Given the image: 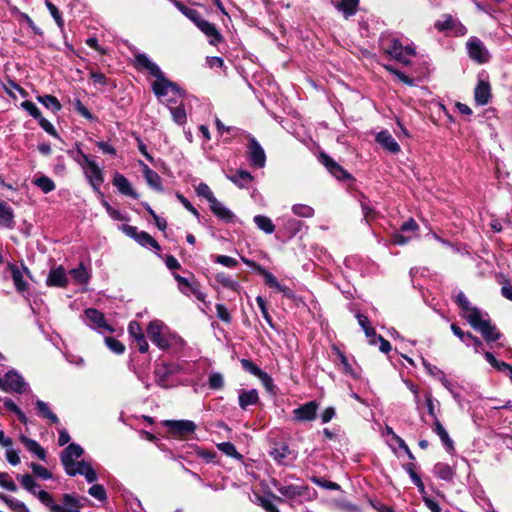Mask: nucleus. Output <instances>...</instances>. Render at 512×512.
Segmentation results:
<instances>
[{
  "label": "nucleus",
  "mask_w": 512,
  "mask_h": 512,
  "mask_svg": "<svg viewBox=\"0 0 512 512\" xmlns=\"http://www.w3.org/2000/svg\"><path fill=\"white\" fill-rule=\"evenodd\" d=\"M381 45L386 54L406 66L410 64L408 57L415 56L412 46H403L398 39L393 37L381 38Z\"/></svg>",
  "instance_id": "f257e3e1"
},
{
  "label": "nucleus",
  "mask_w": 512,
  "mask_h": 512,
  "mask_svg": "<svg viewBox=\"0 0 512 512\" xmlns=\"http://www.w3.org/2000/svg\"><path fill=\"white\" fill-rule=\"evenodd\" d=\"M38 499L48 507L51 512H79L80 504L78 500L70 494H64L62 496V504L54 503L52 496L43 490L38 493Z\"/></svg>",
  "instance_id": "f03ea898"
},
{
  "label": "nucleus",
  "mask_w": 512,
  "mask_h": 512,
  "mask_svg": "<svg viewBox=\"0 0 512 512\" xmlns=\"http://www.w3.org/2000/svg\"><path fill=\"white\" fill-rule=\"evenodd\" d=\"M470 324L473 328L480 331L484 339L488 342L498 340L501 334L489 320L483 319L480 310H474V314L470 317Z\"/></svg>",
  "instance_id": "7ed1b4c3"
},
{
  "label": "nucleus",
  "mask_w": 512,
  "mask_h": 512,
  "mask_svg": "<svg viewBox=\"0 0 512 512\" xmlns=\"http://www.w3.org/2000/svg\"><path fill=\"white\" fill-rule=\"evenodd\" d=\"M83 449L80 445L72 443L68 445L61 453V462L68 475H73L74 469L77 467L75 459L83 455Z\"/></svg>",
  "instance_id": "20e7f679"
},
{
  "label": "nucleus",
  "mask_w": 512,
  "mask_h": 512,
  "mask_svg": "<svg viewBox=\"0 0 512 512\" xmlns=\"http://www.w3.org/2000/svg\"><path fill=\"white\" fill-rule=\"evenodd\" d=\"M467 50L469 57L479 64L489 61L490 53L483 42L477 37H471L467 41Z\"/></svg>",
  "instance_id": "39448f33"
},
{
  "label": "nucleus",
  "mask_w": 512,
  "mask_h": 512,
  "mask_svg": "<svg viewBox=\"0 0 512 512\" xmlns=\"http://www.w3.org/2000/svg\"><path fill=\"white\" fill-rule=\"evenodd\" d=\"M165 328V325L158 320L151 321L147 327L148 337L160 349H166L170 346L169 340L164 333Z\"/></svg>",
  "instance_id": "423d86ee"
},
{
  "label": "nucleus",
  "mask_w": 512,
  "mask_h": 512,
  "mask_svg": "<svg viewBox=\"0 0 512 512\" xmlns=\"http://www.w3.org/2000/svg\"><path fill=\"white\" fill-rule=\"evenodd\" d=\"M164 425L169 428L173 436L177 437H185L196 429V424L190 420H166Z\"/></svg>",
  "instance_id": "0eeeda50"
},
{
  "label": "nucleus",
  "mask_w": 512,
  "mask_h": 512,
  "mask_svg": "<svg viewBox=\"0 0 512 512\" xmlns=\"http://www.w3.org/2000/svg\"><path fill=\"white\" fill-rule=\"evenodd\" d=\"M85 163V172L89 179L90 184L95 191L99 192L100 185L104 182L103 174L98 165L89 159L85 154H82Z\"/></svg>",
  "instance_id": "6e6552de"
},
{
  "label": "nucleus",
  "mask_w": 512,
  "mask_h": 512,
  "mask_svg": "<svg viewBox=\"0 0 512 512\" xmlns=\"http://www.w3.org/2000/svg\"><path fill=\"white\" fill-rule=\"evenodd\" d=\"M319 405L316 401H310L293 410V421H313L317 416Z\"/></svg>",
  "instance_id": "1a4fd4ad"
},
{
  "label": "nucleus",
  "mask_w": 512,
  "mask_h": 512,
  "mask_svg": "<svg viewBox=\"0 0 512 512\" xmlns=\"http://www.w3.org/2000/svg\"><path fill=\"white\" fill-rule=\"evenodd\" d=\"M0 389L4 391L23 393L25 390V382L22 376L11 371L5 374L4 379H1Z\"/></svg>",
  "instance_id": "9d476101"
},
{
  "label": "nucleus",
  "mask_w": 512,
  "mask_h": 512,
  "mask_svg": "<svg viewBox=\"0 0 512 512\" xmlns=\"http://www.w3.org/2000/svg\"><path fill=\"white\" fill-rule=\"evenodd\" d=\"M242 261L246 265L253 268L254 271L257 272L259 275H261L264 278L266 285H268L271 288H275L278 291L285 292L286 288H284L283 286L280 285V283L278 282V280L272 273H270L265 268H263L262 266H260L259 264H257L256 262H254L252 260L242 258Z\"/></svg>",
  "instance_id": "9b49d317"
},
{
  "label": "nucleus",
  "mask_w": 512,
  "mask_h": 512,
  "mask_svg": "<svg viewBox=\"0 0 512 512\" xmlns=\"http://www.w3.org/2000/svg\"><path fill=\"white\" fill-rule=\"evenodd\" d=\"M319 160L327 168V170L338 180H345L351 178V175L327 154L321 153L319 156Z\"/></svg>",
  "instance_id": "f8f14e48"
},
{
  "label": "nucleus",
  "mask_w": 512,
  "mask_h": 512,
  "mask_svg": "<svg viewBox=\"0 0 512 512\" xmlns=\"http://www.w3.org/2000/svg\"><path fill=\"white\" fill-rule=\"evenodd\" d=\"M124 231L130 237L134 238L142 246H151L156 250H160V246L157 241L145 231H138L134 226H125Z\"/></svg>",
  "instance_id": "ddd939ff"
},
{
  "label": "nucleus",
  "mask_w": 512,
  "mask_h": 512,
  "mask_svg": "<svg viewBox=\"0 0 512 512\" xmlns=\"http://www.w3.org/2000/svg\"><path fill=\"white\" fill-rule=\"evenodd\" d=\"M248 148L249 160L251 163L259 168L264 167L266 163V155L263 148L254 137H250Z\"/></svg>",
  "instance_id": "4468645a"
},
{
  "label": "nucleus",
  "mask_w": 512,
  "mask_h": 512,
  "mask_svg": "<svg viewBox=\"0 0 512 512\" xmlns=\"http://www.w3.org/2000/svg\"><path fill=\"white\" fill-rule=\"evenodd\" d=\"M152 88L158 98L166 96L169 92L180 94L177 85L169 81L164 75L154 81Z\"/></svg>",
  "instance_id": "2eb2a0df"
},
{
  "label": "nucleus",
  "mask_w": 512,
  "mask_h": 512,
  "mask_svg": "<svg viewBox=\"0 0 512 512\" xmlns=\"http://www.w3.org/2000/svg\"><path fill=\"white\" fill-rule=\"evenodd\" d=\"M197 27L200 29L201 32H203L206 35V37H208L209 43L211 45L216 46L219 43L223 42V36L213 23H210L202 19L198 23Z\"/></svg>",
  "instance_id": "dca6fc26"
},
{
  "label": "nucleus",
  "mask_w": 512,
  "mask_h": 512,
  "mask_svg": "<svg viewBox=\"0 0 512 512\" xmlns=\"http://www.w3.org/2000/svg\"><path fill=\"white\" fill-rule=\"evenodd\" d=\"M128 333L136 341L138 349L141 353H146L149 345L142 331L141 325L136 321H131L128 325Z\"/></svg>",
  "instance_id": "f3484780"
},
{
  "label": "nucleus",
  "mask_w": 512,
  "mask_h": 512,
  "mask_svg": "<svg viewBox=\"0 0 512 512\" xmlns=\"http://www.w3.org/2000/svg\"><path fill=\"white\" fill-rule=\"evenodd\" d=\"M47 286L65 288L68 285V277L62 266L55 267L50 270L47 280Z\"/></svg>",
  "instance_id": "a211bd4d"
},
{
  "label": "nucleus",
  "mask_w": 512,
  "mask_h": 512,
  "mask_svg": "<svg viewBox=\"0 0 512 512\" xmlns=\"http://www.w3.org/2000/svg\"><path fill=\"white\" fill-rule=\"evenodd\" d=\"M274 486L277 488L280 494L291 500L303 496L307 490L306 486L281 485L278 482H275Z\"/></svg>",
  "instance_id": "6ab92c4d"
},
{
  "label": "nucleus",
  "mask_w": 512,
  "mask_h": 512,
  "mask_svg": "<svg viewBox=\"0 0 512 512\" xmlns=\"http://www.w3.org/2000/svg\"><path fill=\"white\" fill-rule=\"evenodd\" d=\"M87 319L91 322L94 328L112 331L110 325L107 324L104 314L97 309L89 308L85 311Z\"/></svg>",
  "instance_id": "aec40b11"
},
{
  "label": "nucleus",
  "mask_w": 512,
  "mask_h": 512,
  "mask_svg": "<svg viewBox=\"0 0 512 512\" xmlns=\"http://www.w3.org/2000/svg\"><path fill=\"white\" fill-rule=\"evenodd\" d=\"M376 141L387 151L396 154L400 151L399 144L388 131H381L376 136Z\"/></svg>",
  "instance_id": "412c9836"
},
{
  "label": "nucleus",
  "mask_w": 512,
  "mask_h": 512,
  "mask_svg": "<svg viewBox=\"0 0 512 512\" xmlns=\"http://www.w3.org/2000/svg\"><path fill=\"white\" fill-rule=\"evenodd\" d=\"M474 97L478 105H486L491 97L490 84L484 80H480L475 88Z\"/></svg>",
  "instance_id": "4be33fe9"
},
{
  "label": "nucleus",
  "mask_w": 512,
  "mask_h": 512,
  "mask_svg": "<svg viewBox=\"0 0 512 512\" xmlns=\"http://www.w3.org/2000/svg\"><path fill=\"white\" fill-rule=\"evenodd\" d=\"M210 209L219 219L223 221L232 222L235 218L233 212L230 211L227 207H225L217 199L212 201V203L210 204Z\"/></svg>",
  "instance_id": "5701e85b"
},
{
  "label": "nucleus",
  "mask_w": 512,
  "mask_h": 512,
  "mask_svg": "<svg viewBox=\"0 0 512 512\" xmlns=\"http://www.w3.org/2000/svg\"><path fill=\"white\" fill-rule=\"evenodd\" d=\"M0 226L12 229L14 227V212L5 202L0 201Z\"/></svg>",
  "instance_id": "b1692460"
},
{
  "label": "nucleus",
  "mask_w": 512,
  "mask_h": 512,
  "mask_svg": "<svg viewBox=\"0 0 512 512\" xmlns=\"http://www.w3.org/2000/svg\"><path fill=\"white\" fill-rule=\"evenodd\" d=\"M113 184L122 194L130 196L132 198L138 197V195L132 189L130 182L127 180L125 176L121 174H116L113 179Z\"/></svg>",
  "instance_id": "393cba45"
},
{
  "label": "nucleus",
  "mask_w": 512,
  "mask_h": 512,
  "mask_svg": "<svg viewBox=\"0 0 512 512\" xmlns=\"http://www.w3.org/2000/svg\"><path fill=\"white\" fill-rule=\"evenodd\" d=\"M144 177L147 181V183L152 187L153 189L157 191H162L163 187L161 184V178L154 170L150 169L146 164L141 163Z\"/></svg>",
  "instance_id": "a878e982"
},
{
  "label": "nucleus",
  "mask_w": 512,
  "mask_h": 512,
  "mask_svg": "<svg viewBox=\"0 0 512 512\" xmlns=\"http://www.w3.org/2000/svg\"><path fill=\"white\" fill-rule=\"evenodd\" d=\"M76 474L83 475L86 478V480L90 483L96 481L97 479L95 470L92 468L90 464L86 463L85 461L77 462V467L74 469L72 476H75Z\"/></svg>",
  "instance_id": "bb28decb"
},
{
  "label": "nucleus",
  "mask_w": 512,
  "mask_h": 512,
  "mask_svg": "<svg viewBox=\"0 0 512 512\" xmlns=\"http://www.w3.org/2000/svg\"><path fill=\"white\" fill-rule=\"evenodd\" d=\"M227 178L241 188L247 186L253 180L252 175L245 170H237L233 174L227 175Z\"/></svg>",
  "instance_id": "cd10ccee"
},
{
  "label": "nucleus",
  "mask_w": 512,
  "mask_h": 512,
  "mask_svg": "<svg viewBox=\"0 0 512 512\" xmlns=\"http://www.w3.org/2000/svg\"><path fill=\"white\" fill-rule=\"evenodd\" d=\"M20 441L26 447L27 450L34 453L39 459L45 460L46 452L45 450L33 439H30L24 435L20 437Z\"/></svg>",
  "instance_id": "c85d7f7f"
},
{
  "label": "nucleus",
  "mask_w": 512,
  "mask_h": 512,
  "mask_svg": "<svg viewBox=\"0 0 512 512\" xmlns=\"http://www.w3.org/2000/svg\"><path fill=\"white\" fill-rule=\"evenodd\" d=\"M259 401L258 392L255 389L242 391L239 394V405L242 409H247L250 405H255Z\"/></svg>",
  "instance_id": "c756f323"
},
{
  "label": "nucleus",
  "mask_w": 512,
  "mask_h": 512,
  "mask_svg": "<svg viewBox=\"0 0 512 512\" xmlns=\"http://www.w3.org/2000/svg\"><path fill=\"white\" fill-rule=\"evenodd\" d=\"M359 0H341L335 4V7L341 11L345 18L354 15L357 12Z\"/></svg>",
  "instance_id": "7c9ffc66"
},
{
  "label": "nucleus",
  "mask_w": 512,
  "mask_h": 512,
  "mask_svg": "<svg viewBox=\"0 0 512 512\" xmlns=\"http://www.w3.org/2000/svg\"><path fill=\"white\" fill-rule=\"evenodd\" d=\"M69 273L77 284L85 285L89 282L90 274L82 263L77 268L71 269Z\"/></svg>",
  "instance_id": "2f4dec72"
},
{
  "label": "nucleus",
  "mask_w": 512,
  "mask_h": 512,
  "mask_svg": "<svg viewBox=\"0 0 512 512\" xmlns=\"http://www.w3.org/2000/svg\"><path fill=\"white\" fill-rule=\"evenodd\" d=\"M0 500H2L13 512H30L27 506L10 496L0 493Z\"/></svg>",
  "instance_id": "473e14b6"
},
{
  "label": "nucleus",
  "mask_w": 512,
  "mask_h": 512,
  "mask_svg": "<svg viewBox=\"0 0 512 512\" xmlns=\"http://www.w3.org/2000/svg\"><path fill=\"white\" fill-rule=\"evenodd\" d=\"M11 276L14 282V285L19 292H23L27 289L28 283L23 279V272L15 265L10 267Z\"/></svg>",
  "instance_id": "72a5a7b5"
},
{
  "label": "nucleus",
  "mask_w": 512,
  "mask_h": 512,
  "mask_svg": "<svg viewBox=\"0 0 512 512\" xmlns=\"http://www.w3.org/2000/svg\"><path fill=\"white\" fill-rule=\"evenodd\" d=\"M434 473L438 478L445 481L452 480L454 476L453 469L446 463H437L434 466Z\"/></svg>",
  "instance_id": "f704fd0d"
},
{
  "label": "nucleus",
  "mask_w": 512,
  "mask_h": 512,
  "mask_svg": "<svg viewBox=\"0 0 512 512\" xmlns=\"http://www.w3.org/2000/svg\"><path fill=\"white\" fill-rule=\"evenodd\" d=\"M456 303L461 307L463 311L467 313L466 318L468 322L470 323V317L474 314V310H479L476 307L471 306L470 302L468 301L467 297L463 292H459L456 295Z\"/></svg>",
  "instance_id": "c9c22d12"
},
{
  "label": "nucleus",
  "mask_w": 512,
  "mask_h": 512,
  "mask_svg": "<svg viewBox=\"0 0 512 512\" xmlns=\"http://www.w3.org/2000/svg\"><path fill=\"white\" fill-rule=\"evenodd\" d=\"M32 182L40 188L43 193H49L55 189V183L53 180L45 175L34 178Z\"/></svg>",
  "instance_id": "e433bc0d"
},
{
  "label": "nucleus",
  "mask_w": 512,
  "mask_h": 512,
  "mask_svg": "<svg viewBox=\"0 0 512 512\" xmlns=\"http://www.w3.org/2000/svg\"><path fill=\"white\" fill-rule=\"evenodd\" d=\"M17 479L20 481L21 485L28 490L30 493L38 497V493L40 491H36V488L39 486L38 483L35 481L33 476L26 474V475H18Z\"/></svg>",
  "instance_id": "4c0bfd02"
},
{
  "label": "nucleus",
  "mask_w": 512,
  "mask_h": 512,
  "mask_svg": "<svg viewBox=\"0 0 512 512\" xmlns=\"http://www.w3.org/2000/svg\"><path fill=\"white\" fill-rule=\"evenodd\" d=\"M434 432L439 436L447 449H453V441L439 420L434 421Z\"/></svg>",
  "instance_id": "58836bf2"
},
{
  "label": "nucleus",
  "mask_w": 512,
  "mask_h": 512,
  "mask_svg": "<svg viewBox=\"0 0 512 512\" xmlns=\"http://www.w3.org/2000/svg\"><path fill=\"white\" fill-rule=\"evenodd\" d=\"M173 3L196 26L202 20V18L200 17L199 13L196 10L186 7L183 3L179 1H174Z\"/></svg>",
  "instance_id": "ea45409f"
},
{
  "label": "nucleus",
  "mask_w": 512,
  "mask_h": 512,
  "mask_svg": "<svg viewBox=\"0 0 512 512\" xmlns=\"http://www.w3.org/2000/svg\"><path fill=\"white\" fill-rule=\"evenodd\" d=\"M254 222L260 230L264 231L267 234H271L275 230V226L272 223L271 219L266 216L257 215L254 217Z\"/></svg>",
  "instance_id": "a19ab883"
},
{
  "label": "nucleus",
  "mask_w": 512,
  "mask_h": 512,
  "mask_svg": "<svg viewBox=\"0 0 512 512\" xmlns=\"http://www.w3.org/2000/svg\"><path fill=\"white\" fill-rule=\"evenodd\" d=\"M36 407H37L39 413L42 415V417L49 419L53 424L59 423L58 417L54 413L51 412L47 403H45L42 400H37Z\"/></svg>",
  "instance_id": "79ce46f5"
},
{
  "label": "nucleus",
  "mask_w": 512,
  "mask_h": 512,
  "mask_svg": "<svg viewBox=\"0 0 512 512\" xmlns=\"http://www.w3.org/2000/svg\"><path fill=\"white\" fill-rule=\"evenodd\" d=\"M37 100L46 108L52 109L54 112H58L62 108L59 100L52 95L38 96Z\"/></svg>",
  "instance_id": "37998d69"
},
{
  "label": "nucleus",
  "mask_w": 512,
  "mask_h": 512,
  "mask_svg": "<svg viewBox=\"0 0 512 512\" xmlns=\"http://www.w3.org/2000/svg\"><path fill=\"white\" fill-rule=\"evenodd\" d=\"M242 367L248 371L249 373L257 376V377H263L265 379H268V374L264 371H262L256 364H254L251 360L248 359H242L241 360Z\"/></svg>",
  "instance_id": "c03bdc74"
},
{
  "label": "nucleus",
  "mask_w": 512,
  "mask_h": 512,
  "mask_svg": "<svg viewBox=\"0 0 512 512\" xmlns=\"http://www.w3.org/2000/svg\"><path fill=\"white\" fill-rule=\"evenodd\" d=\"M290 453L286 444H277L272 448L270 454L278 462H282Z\"/></svg>",
  "instance_id": "a18cd8bd"
},
{
  "label": "nucleus",
  "mask_w": 512,
  "mask_h": 512,
  "mask_svg": "<svg viewBox=\"0 0 512 512\" xmlns=\"http://www.w3.org/2000/svg\"><path fill=\"white\" fill-rule=\"evenodd\" d=\"M292 212L299 216L304 218H310L314 215V209L308 205L305 204H295L292 206Z\"/></svg>",
  "instance_id": "49530a36"
},
{
  "label": "nucleus",
  "mask_w": 512,
  "mask_h": 512,
  "mask_svg": "<svg viewBox=\"0 0 512 512\" xmlns=\"http://www.w3.org/2000/svg\"><path fill=\"white\" fill-rule=\"evenodd\" d=\"M208 385L210 389L217 390L224 386V378L221 373L213 372L209 375Z\"/></svg>",
  "instance_id": "de8ad7c7"
},
{
  "label": "nucleus",
  "mask_w": 512,
  "mask_h": 512,
  "mask_svg": "<svg viewBox=\"0 0 512 512\" xmlns=\"http://www.w3.org/2000/svg\"><path fill=\"white\" fill-rule=\"evenodd\" d=\"M105 343L106 345L108 346V348L113 351L114 353L116 354H123L124 351H125V346L123 343H121L120 341H118L117 339L115 338H112V337H106L105 338Z\"/></svg>",
  "instance_id": "09e8293b"
},
{
  "label": "nucleus",
  "mask_w": 512,
  "mask_h": 512,
  "mask_svg": "<svg viewBox=\"0 0 512 512\" xmlns=\"http://www.w3.org/2000/svg\"><path fill=\"white\" fill-rule=\"evenodd\" d=\"M455 26V21L451 15H444L443 20H439L435 23V28L438 31H444L452 29Z\"/></svg>",
  "instance_id": "8fccbe9b"
},
{
  "label": "nucleus",
  "mask_w": 512,
  "mask_h": 512,
  "mask_svg": "<svg viewBox=\"0 0 512 512\" xmlns=\"http://www.w3.org/2000/svg\"><path fill=\"white\" fill-rule=\"evenodd\" d=\"M0 486L12 492L17 491L16 484L11 479L9 474L5 472H0Z\"/></svg>",
  "instance_id": "3c124183"
},
{
  "label": "nucleus",
  "mask_w": 512,
  "mask_h": 512,
  "mask_svg": "<svg viewBox=\"0 0 512 512\" xmlns=\"http://www.w3.org/2000/svg\"><path fill=\"white\" fill-rule=\"evenodd\" d=\"M175 280L179 283V289L182 293L189 295V291L195 286L197 282H189L185 277L178 274L174 275Z\"/></svg>",
  "instance_id": "603ef678"
},
{
  "label": "nucleus",
  "mask_w": 512,
  "mask_h": 512,
  "mask_svg": "<svg viewBox=\"0 0 512 512\" xmlns=\"http://www.w3.org/2000/svg\"><path fill=\"white\" fill-rule=\"evenodd\" d=\"M4 406L7 410L14 412L17 415L18 419L22 423L27 422V418H26L25 414L19 409V407L12 400H10V399L5 400Z\"/></svg>",
  "instance_id": "864d4df0"
},
{
  "label": "nucleus",
  "mask_w": 512,
  "mask_h": 512,
  "mask_svg": "<svg viewBox=\"0 0 512 512\" xmlns=\"http://www.w3.org/2000/svg\"><path fill=\"white\" fill-rule=\"evenodd\" d=\"M196 192L199 196L206 198L209 204L216 199L209 186L205 183H200L196 188Z\"/></svg>",
  "instance_id": "5fc2aeb1"
},
{
  "label": "nucleus",
  "mask_w": 512,
  "mask_h": 512,
  "mask_svg": "<svg viewBox=\"0 0 512 512\" xmlns=\"http://www.w3.org/2000/svg\"><path fill=\"white\" fill-rule=\"evenodd\" d=\"M173 120L177 124H183L186 121V112L182 106L170 108Z\"/></svg>",
  "instance_id": "6e6d98bb"
},
{
  "label": "nucleus",
  "mask_w": 512,
  "mask_h": 512,
  "mask_svg": "<svg viewBox=\"0 0 512 512\" xmlns=\"http://www.w3.org/2000/svg\"><path fill=\"white\" fill-rule=\"evenodd\" d=\"M218 448L228 456H231L234 458L241 457V455L237 452L235 446L230 442L220 443V444H218Z\"/></svg>",
  "instance_id": "4d7b16f0"
},
{
  "label": "nucleus",
  "mask_w": 512,
  "mask_h": 512,
  "mask_svg": "<svg viewBox=\"0 0 512 512\" xmlns=\"http://www.w3.org/2000/svg\"><path fill=\"white\" fill-rule=\"evenodd\" d=\"M88 493L92 497H94V498H96V499H98L100 501L106 500V497H107L106 496V491H105L104 487L102 485H100V484H95L92 487H90Z\"/></svg>",
  "instance_id": "13d9d810"
},
{
  "label": "nucleus",
  "mask_w": 512,
  "mask_h": 512,
  "mask_svg": "<svg viewBox=\"0 0 512 512\" xmlns=\"http://www.w3.org/2000/svg\"><path fill=\"white\" fill-rule=\"evenodd\" d=\"M22 108H24L33 118L39 120L42 115L37 106L31 101H24L21 103Z\"/></svg>",
  "instance_id": "bf43d9fd"
},
{
  "label": "nucleus",
  "mask_w": 512,
  "mask_h": 512,
  "mask_svg": "<svg viewBox=\"0 0 512 512\" xmlns=\"http://www.w3.org/2000/svg\"><path fill=\"white\" fill-rule=\"evenodd\" d=\"M46 6H47L49 12L51 13L52 17L56 21L58 27L60 29H62L64 26V21H63L61 14H60L59 10L57 9V7L49 1L46 2Z\"/></svg>",
  "instance_id": "052dcab7"
},
{
  "label": "nucleus",
  "mask_w": 512,
  "mask_h": 512,
  "mask_svg": "<svg viewBox=\"0 0 512 512\" xmlns=\"http://www.w3.org/2000/svg\"><path fill=\"white\" fill-rule=\"evenodd\" d=\"M31 469L34 474H36L37 476H39L42 479L46 480V479H50L52 477L51 472L40 464L32 463Z\"/></svg>",
  "instance_id": "680f3d73"
},
{
  "label": "nucleus",
  "mask_w": 512,
  "mask_h": 512,
  "mask_svg": "<svg viewBox=\"0 0 512 512\" xmlns=\"http://www.w3.org/2000/svg\"><path fill=\"white\" fill-rule=\"evenodd\" d=\"M312 481L317 486H320V487H323V488H326V489H329V490H339L340 489V486L337 483L331 482V481H327V480H324V479L319 478V477H313Z\"/></svg>",
  "instance_id": "e2e57ef3"
},
{
  "label": "nucleus",
  "mask_w": 512,
  "mask_h": 512,
  "mask_svg": "<svg viewBox=\"0 0 512 512\" xmlns=\"http://www.w3.org/2000/svg\"><path fill=\"white\" fill-rule=\"evenodd\" d=\"M256 302L261 310V313H262V316L263 318L266 320V322L271 326L273 327V323H272V318L267 310V307H266V303H265V300L261 297V296H258L256 298Z\"/></svg>",
  "instance_id": "0e129e2a"
},
{
  "label": "nucleus",
  "mask_w": 512,
  "mask_h": 512,
  "mask_svg": "<svg viewBox=\"0 0 512 512\" xmlns=\"http://www.w3.org/2000/svg\"><path fill=\"white\" fill-rule=\"evenodd\" d=\"M216 312H217V317L220 320H222L226 323H230V321H231L230 313L228 312V309L223 304L216 305Z\"/></svg>",
  "instance_id": "69168bd1"
},
{
  "label": "nucleus",
  "mask_w": 512,
  "mask_h": 512,
  "mask_svg": "<svg viewBox=\"0 0 512 512\" xmlns=\"http://www.w3.org/2000/svg\"><path fill=\"white\" fill-rule=\"evenodd\" d=\"M39 125L42 129H44L48 134H50L53 137H58V133L55 130L54 126L44 117H41L39 120Z\"/></svg>",
  "instance_id": "338daca9"
},
{
  "label": "nucleus",
  "mask_w": 512,
  "mask_h": 512,
  "mask_svg": "<svg viewBox=\"0 0 512 512\" xmlns=\"http://www.w3.org/2000/svg\"><path fill=\"white\" fill-rule=\"evenodd\" d=\"M75 110L84 118L91 119L92 114L89 112V110L84 106V104L79 100L76 99L73 102Z\"/></svg>",
  "instance_id": "774afa93"
}]
</instances>
